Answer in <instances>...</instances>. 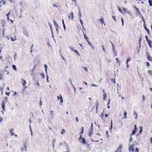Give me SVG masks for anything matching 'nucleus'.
<instances>
[{
	"mask_svg": "<svg viewBox=\"0 0 152 152\" xmlns=\"http://www.w3.org/2000/svg\"><path fill=\"white\" fill-rule=\"evenodd\" d=\"M122 148V145L121 144H120L117 148V150L115 151V152H121V149Z\"/></svg>",
	"mask_w": 152,
	"mask_h": 152,
	"instance_id": "7ed1b4c3",
	"label": "nucleus"
},
{
	"mask_svg": "<svg viewBox=\"0 0 152 152\" xmlns=\"http://www.w3.org/2000/svg\"><path fill=\"white\" fill-rule=\"evenodd\" d=\"M133 140V139L132 137L130 136V138L129 139V142H131Z\"/></svg>",
	"mask_w": 152,
	"mask_h": 152,
	"instance_id": "2f4dec72",
	"label": "nucleus"
},
{
	"mask_svg": "<svg viewBox=\"0 0 152 152\" xmlns=\"http://www.w3.org/2000/svg\"><path fill=\"white\" fill-rule=\"evenodd\" d=\"M12 67L13 69L14 70H15L16 71L17 70V69H16V66L14 64H13L12 65Z\"/></svg>",
	"mask_w": 152,
	"mask_h": 152,
	"instance_id": "a878e982",
	"label": "nucleus"
},
{
	"mask_svg": "<svg viewBox=\"0 0 152 152\" xmlns=\"http://www.w3.org/2000/svg\"><path fill=\"white\" fill-rule=\"evenodd\" d=\"M53 7H57V6L56 5V4H54V3L53 4Z\"/></svg>",
	"mask_w": 152,
	"mask_h": 152,
	"instance_id": "864d4df0",
	"label": "nucleus"
},
{
	"mask_svg": "<svg viewBox=\"0 0 152 152\" xmlns=\"http://www.w3.org/2000/svg\"><path fill=\"white\" fill-rule=\"evenodd\" d=\"M2 109L4 111H5V104L4 101H2Z\"/></svg>",
	"mask_w": 152,
	"mask_h": 152,
	"instance_id": "4468645a",
	"label": "nucleus"
},
{
	"mask_svg": "<svg viewBox=\"0 0 152 152\" xmlns=\"http://www.w3.org/2000/svg\"><path fill=\"white\" fill-rule=\"evenodd\" d=\"M84 128L83 127H81V132L80 133V134H82L83 133V131H84Z\"/></svg>",
	"mask_w": 152,
	"mask_h": 152,
	"instance_id": "393cba45",
	"label": "nucleus"
},
{
	"mask_svg": "<svg viewBox=\"0 0 152 152\" xmlns=\"http://www.w3.org/2000/svg\"><path fill=\"white\" fill-rule=\"evenodd\" d=\"M118 10L121 13H123V11L122 10H121V9L119 7H118Z\"/></svg>",
	"mask_w": 152,
	"mask_h": 152,
	"instance_id": "7c9ffc66",
	"label": "nucleus"
},
{
	"mask_svg": "<svg viewBox=\"0 0 152 152\" xmlns=\"http://www.w3.org/2000/svg\"><path fill=\"white\" fill-rule=\"evenodd\" d=\"M112 125H113V122H112V120H111V127H112Z\"/></svg>",
	"mask_w": 152,
	"mask_h": 152,
	"instance_id": "680f3d73",
	"label": "nucleus"
},
{
	"mask_svg": "<svg viewBox=\"0 0 152 152\" xmlns=\"http://www.w3.org/2000/svg\"><path fill=\"white\" fill-rule=\"evenodd\" d=\"M121 22H122V25L123 26V25H124V20H123V18H121Z\"/></svg>",
	"mask_w": 152,
	"mask_h": 152,
	"instance_id": "58836bf2",
	"label": "nucleus"
},
{
	"mask_svg": "<svg viewBox=\"0 0 152 152\" xmlns=\"http://www.w3.org/2000/svg\"><path fill=\"white\" fill-rule=\"evenodd\" d=\"M124 118L125 119L127 117H126V111L125 110H124Z\"/></svg>",
	"mask_w": 152,
	"mask_h": 152,
	"instance_id": "a211bd4d",
	"label": "nucleus"
},
{
	"mask_svg": "<svg viewBox=\"0 0 152 152\" xmlns=\"http://www.w3.org/2000/svg\"><path fill=\"white\" fill-rule=\"evenodd\" d=\"M57 97L58 100L60 98V103H62L63 102V100L62 99V97L61 96V95L60 94L59 95V96H58Z\"/></svg>",
	"mask_w": 152,
	"mask_h": 152,
	"instance_id": "0eeeda50",
	"label": "nucleus"
},
{
	"mask_svg": "<svg viewBox=\"0 0 152 152\" xmlns=\"http://www.w3.org/2000/svg\"><path fill=\"white\" fill-rule=\"evenodd\" d=\"M84 37H85V39L87 41V42H88L89 41L88 40H89L88 38V37H87L86 36V35H84Z\"/></svg>",
	"mask_w": 152,
	"mask_h": 152,
	"instance_id": "473e14b6",
	"label": "nucleus"
},
{
	"mask_svg": "<svg viewBox=\"0 0 152 152\" xmlns=\"http://www.w3.org/2000/svg\"><path fill=\"white\" fill-rule=\"evenodd\" d=\"M148 3L150 7L152 6V0H148Z\"/></svg>",
	"mask_w": 152,
	"mask_h": 152,
	"instance_id": "4be33fe9",
	"label": "nucleus"
},
{
	"mask_svg": "<svg viewBox=\"0 0 152 152\" xmlns=\"http://www.w3.org/2000/svg\"><path fill=\"white\" fill-rule=\"evenodd\" d=\"M134 130H135L136 132L137 131V128L136 125H135L134 126Z\"/></svg>",
	"mask_w": 152,
	"mask_h": 152,
	"instance_id": "e433bc0d",
	"label": "nucleus"
},
{
	"mask_svg": "<svg viewBox=\"0 0 152 152\" xmlns=\"http://www.w3.org/2000/svg\"><path fill=\"white\" fill-rule=\"evenodd\" d=\"M44 67L45 68V71L46 72H47V66L46 64H45L44 65Z\"/></svg>",
	"mask_w": 152,
	"mask_h": 152,
	"instance_id": "c85d7f7f",
	"label": "nucleus"
},
{
	"mask_svg": "<svg viewBox=\"0 0 152 152\" xmlns=\"http://www.w3.org/2000/svg\"><path fill=\"white\" fill-rule=\"evenodd\" d=\"M131 60V57H129L128 58H127L126 61V64H127L128 62Z\"/></svg>",
	"mask_w": 152,
	"mask_h": 152,
	"instance_id": "b1692460",
	"label": "nucleus"
},
{
	"mask_svg": "<svg viewBox=\"0 0 152 152\" xmlns=\"http://www.w3.org/2000/svg\"><path fill=\"white\" fill-rule=\"evenodd\" d=\"M103 99L104 100H105L106 98L107 97V95L106 93H105L103 94Z\"/></svg>",
	"mask_w": 152,
	"mask_h": 152,
	"instance_id": "aec40b11",
	"label": "nucleus"
},
{
	"mask_svg": "<svg viewBox=\"0 0 152 152\" xmlns=\"http://www.w3.org/2000/svg\"><path fill=\"white\" fill-rule=\"evenodd\" d=\"M98 106H99V104L98 103H97L96 104V110H97Z\"/></svg>",
	"mask_w": 152,
	"mask_h": 152,
	"instance_id": "ea45409f",
	"label": "nucleus"
},
{
	"mask_svg": "<svg viewBox=\"0 0 152 152\" xmlns=\"http://www.w3.org/2000/svg\"><path fill=\"white\" fill-rule=\"evenodd\" d=\"M65 132V130L64 129H63L62 130L61 132V134H64V133Z\"/></svg>",
	"mask_w": 152,
	"mask_h": 152,
	"instance_id": "4c0bfd02",
	"label": "nucleus"
},
{
	"mask_svg": "<svg viewBox=\"0 0 152 152\" xmlns=\"http://www.w3.org/2000/svg\"><path fill=\"white\" fill-rule=\"evenodd\" d=\"M148 74L149 75H150L151 76H152V70H149L148 71Z\"/></svg>",
	"mask_w": 152,
	"mask_h": 152,
	"instance_id": "412c9836",
	"label": "nucleus"
},
{
	"mask_svg": "<svg viewBox=\"0 0 152 152\" xmlns=\"http://www.w3.org/2000/svg\"><path fill=\"white\" fill-rule=\"evenodd\" d=\"M147 58L149 61H152V57L150 55L148 54L147 55Z\"/></svg>",
	"mask_w": 152,
	"mask_h": 152,
	"instance_id": "9d476101",
	"label": "nucleus"
},
{
	"mask_svg": "<svg viewBox=\"0 0 152 152\" xmlns=\"http://www.w3.org/2000/svg\"><path fill=\"white\" fill-rule=\"evenodd\" d=\"M83 68L87 72V71H88V69H87V68H86V67H83Z\"/></svg>",
	"mask_w": 152,
	"mask_h": 152,
	"instance_id": "3c124183",
	"label": "nucleus"
},
{
	"mask_svg": "<svg viewBox=\"0 0 152 152\" xmlns=\"http://www.w3.org/2000/svg\"><path fill=\"white\" fill-rule=\"evenodd\" d=\"M69 19H70L71 18L72 20L73 19V13L72 12L70 14V15H69Z\"/></svg>",
	"mask_w": 152,
	"mask_h": 152,
	"instance_id": "6e6552de",
	"label": "nucleus"
},
{
	"mask_svg": "<svg viewBox=\"0 0 152 152\" xmlns=\"http://www.w3.org/2000/svg\"><path fill=\"white\" fill-rule=\"evenodd\" d=\"M54 24V25L56 28V30L57 31H58V28H59V26L58 24H57L56 22V21H53Z\"/></svg>",
	"mask_w": 152,
	"mask_h": 152,
	"instance_id": "39448f33",
	"label": "nucleus"
},
{
	"mask_svg": "<svg viewBox=\"0 0 152 152\" xmlns=\"http://www.w3.org/2000/svg\"><path fill=\"white\" fill-rule=\"evenodd\" d=\"M115 59H116V61H117V63H118V62H119L118 58H116Z\"/></svg>",
	"mask_w": 152,
	"mask_h": 152,
	"instance_id": "09e8293b",
	"label": "nucleus"
},
{
	"mask_svg": "<svg viewBox=\"0 0 152 152\" xmlns=\"http://www.w3.org/2000/svg\"><path fill=\"white\" fill-rule=\"evenodd\" d=\"M99 20L101 23L102 24L103 23L104 24V25H105V23L104 22V20L103 19V18L102 17H101L99 19Z\"/></svg>",
	"mask_w": 152,
	"mask_h": 152,
	"instance_id": "f8f14e48",
	"label": "nucleus"
},
{
	"mask_svg": "<svg viewBox=\"0 0 152 152\" xmlns=\"http://www.w3.org/2000/svg\"><path fill=\"white\" fill-rule=\"evenodd\" d=\"M79 16L80 17H81V13H80V12L79 11Z\"/></svg>",
	"mask_w": 152,
	"mask_h": 152,
	"instance_id": "603ef678",
	"label": "nucleus"
},
{
	"mask_svg": "<svg viewBox=\"0 0 152 152\" xmlns=\"http://www.w3.org/2000/svg\"><path fill=\"white\" fill-rule=\"evenodd\" d=\"M33 44L32 45H31V53L32 52V47H33Z\"/></svg>",
	"mask_w": 152,
	"mask_h": 152,
	"instance_id": "13d9d810",
	"label": "nucleus"
},
{
	"mask_svg": "<svg viewBox=\"0 0 152 152\" xmlns=\"http://www.w3.org/2000/svg\"><path fill=\"white\" fill-rule=\"evenodd\" d=\"M81 142L84 144L86 143V142L84 138H82Z\"/></svg>",
	"mask_w": 152,
	"mask_h": 152,
	"instance_id": "dca6fc26",
	"label": "nucleus"
},
{
	"mask_svg": "<svg viewBox=\"0 0 152 152\" xmlns=\"http://www.w3.org/2000/svg\"><path fill=\"white\" fill-rule=\"evenodd\" d=\"M2 118L1 117H0V123L2 121Z\"/></svg>",
	"mask_w": 152,
	"mask_h": 152,
	"instance_id": "bf43d9fd",
	"label": "nucleus"
},
{
	"mask_svg": "<svg viewBox=\"0 0 152 152\" xmlns=\"http://www.w3.org/2000/svg\"><path fill=\"white\" fill-rule=\"evenodd\" d=\"M88 44L91 46V43L88 41L87 42Z\"/></svg>",
	"mask_w": 152,
	"mask_h": 152,
	"instance_id": "4d7b16f0",
	"label": "nucleus"
},
{
	"mask_svg": "<svg viewBox=\"0 0 152 152\" xmlns=\"http://www.w3.org/2000/svg\"><path fill=\"white\" fill-rule=\"evenodd\" d=\"M136 131H135V130H134L132 132V134H130V136H131L132 135H134L136 132Z\"/></svg>",
	"mask_w": 152,
	"mask_h": 152,
	"instance_id": "5701e85b",
	"label": "nucleus"
},
{
	"mask_svg": "<svg viewBox=\"0 0 152 152\" xmlns=\"http://www.w3.org/2000/svg\"><path fill=\"white\" fill-rule=\"evenodd\" d=\"M49 26L51 29V30H52V27L51 24L50 23V24H49Z\"/></svg>",
	"mask_w": 152,
	"mask_h": 152,
	"instance_id": "49530a36",
	"label": "nucleus"
},
{
	"mask_svg": "<svg viewBox=\"0 0 152 152\" xmlns=\"http://www.w3.org/2000/svg\"><path fill=\"white\" fill-rule=\"evenodd\" d=\"M39 104L40 106H41L42 104V102L41 100L39 101Z\"/></svg>",
	"mask_w": 152,
	"mask_h": 152,
	"instance_id": "de8ad7c7",
	"label": "nucleus"
},
{
	"mask_svg": "<svg viewBox=\"0 0 152 152\" xmlns=\"http://www.w3.org/2000/svg\"><path fill=\"white\" fill-rule=\"evenodd\" d=\"M3 76H2L1 74H0V80L3 78Z\"/></svg>",
	"mask_w": 152,
	"mask_h": 152,
	"instance_id": "37998d69",
	"label": "nucleus"
},
{
	"mask_svg": "<svg viewBox=\"0 0 152 152\" xmlns=\"http://www.w3.org/2000/svg\"><path fill=\"white\" fill-rule=\"evenodd\" d=\"M139 128H140V131L139 132V133H141L142 131V126H140Z\"/></svg>",
	"mask_w": 152,
	"mask_h": 152,
	"instance_id": "bb28decb",
	"label": "nucleus"
},
{
	"mask_svg": "<svg viewBox=\"0 0 152 152\" xmlns=\"http://www.w3.org/2000/svg\"><path fill=\"white\" fill-rule=\"evenodd\" d=\"M135 9L136 10V13L137 15H140L141 13L139 9L136 7H135Z\"/></svg>",
	"mask_w": 152,
	"mask_h": 152,
	"instance_id": "423d86ee",
	"label": "nucleus"
},
{
	"mask_svg": "<svg viewBox=\"0 0 152 152\" xmlns=\"http://www.w3.org/2000/svg\"><path fill=\"white\" fill-rule=\"evenodd\" d=\"M122 10L126 12V13H128L129 14H130V13L129 11H127V9L126 8H125L124 7H122Z\"/></svg>",
	"mask_w": 152,
	"mask_h": 152,
	"instance_id": "9b49d317",
	"label": "nucleus"
},
{
	"mask_svg": "<svg viewBox=\"0 0 152 152\" xmlns=\"http://www.w3.org/2000/svg\"><path fill=\"white\" fill-rule=\"evenodd\" d=\"M112 17L114 19V20H115V22H116V18H116L115 16H113V15L112 16Z\"/></svg>",
	"mask_w": 152,
	"mask_h": 152,
	"instance_id": "f704fd0d",
	"label": "nucleus"
},
{
	"mask_svg": "<svg viewBox=\"0 0 152 152\" xmlns=\"http://www.w3.org/2000/svg\"><path fill=\"white\" fill-rule=\"evenodd\" d=\"M69 48L71 50H72L74 53H76L78 56H80V54L78 52V51H77V50H76L74 49L73 48V47H69Z\"/></svg>",
	"mask_w": 152,
	"mask_h": 152,
	"instance_id": "20e7f679",
	"label": "nucleus"
},
{
	"mask_svg": "<svg viewBox=\"0 0 152 152\" xmlns=\"http://www.w3.org/2000/svg\"><path fill=\"white\" fill-rule=\"evenodd\" d=\"M10 38L11 40L13 41H14L15 40H16V38L15 37L14 39H13L12 37H11Z\"/></svg>",
	"mask_w": 152,
	"mask_h": 152,
	"instance_id": "c9c22d12",
	"label": "nucleus"
},
{
	"mask_svg": "<svg viewBox=\"0 0 152 152\" xmlns=\"http://www.w3.org/2000/svg\"><path fill=\"white\" fill-rule=\"evenodd\" d=\"M144 28L145 29V30L147 31L148 33L149 34V29L146 27V25L145 24V23L144 24Z\"/></svg>",
	"mask_w": 152,
	"mask_h": 152,
	"instance_id": "2eb2a0df",
	"label": "nucleus"
},
{
	"mask_svg": "<svg viewBox=\"0 0 152 152\" xmlns=\"http://www.w3.org/2000/svg\"><path fill=\"white\" fill-rule=\"evenodd\" d=\"M80 23L82 25L83 24V21L81 18L80 19Z\"/></svg>",
	"mask_w": 152,
	"mask_h": 152,
	"instance_id": "8fccbe9b",
	"label": "nucleus"
},
{
	"mask_svg": "<svg viewBox=\"0 0 152 152\" xmlns=\"http://www.w3.org/2000/svg\"><path fill=\"white\" fill-rule=\"evenodd\" d=\"M5 94L6 95H7V96H9L10 95V92H6Z\"/></svg>",
	"mask_w": 152,
	"mask_h": 152,
	"instance_id": "79ce46f5",
	"label": "nucleus"
},
{
	"mask_svg": "<svg viewBox=\"0 0 152 152\" xmlns=\"http://www.w3.org/2000/svg\"><path fill=\"white\" fill-rule=\"evenodd\" d=\"M145 37L146 39V41L148 43L149 47L150 48H152V46L151 44V41L149 39H148V37L147 35H146L145 36Z\"/></svg>",
	"mask_w": 152,
	"mask_h": 152,
	"instance_id": "f03ea898",
	"label": "nucleus"
},
{
	"mask_svg": "<svg viewBox=\"0 0 152 152\" xmlns=\"http://www.w3.org/2000/svg\"><path fill=\"white\" fill-rule=\"evenodd\" d=\"M105 117H107L108 116V115L107 114H106L105 115Z\"/></svg>",
	"mask_w": 152,
	"mask_h": 152,
	"instance_id": "0e129e2a",
	"label": "nucleus"
},
{
	"mask_svg": "<svg viewBox=\"0 0 152 152\" xmlns=\"http://www.w3.org/2000/svg\"><path fill=\"white\" fill-rule=\"evenodd\" d=\"M21 81L23 85V86H25L26 83V81L23 79H22Z\"/></svg>",
	"mask_w": 152,
	"mask_h": 152,
	"instance_id": "6ab92c4d",
	"label": "nucleus"
},
{
	"mask_svg": "<svg viewBox=\"0 0 152 152\" xmlns=\"http://www.w3.org/2000/svg\"><path fill=\"white\" fill-rule=\"evenodd\" d=\"M83 83H85V84L86 85V86L87 85V83L85 81H83Z\"/></svg>",
	"mask_w": 152,
	"mask_h": 152,
	"instance_id": "e2e57ef3",
	"label": "nucleus"
},
{
	"mask_svg": "<svg viewBox=\"0 0 152 152\" xmlns=\"http://www.w3.org/2000/svg\"><path fill=\"white\" fill-rule=\"evenodd\" d=\"M10 14V12H9V13L7 14V16L8 17V16H9V15Z\"/></svg>",
	"mask_w": 152,
	"mask_h": 152,
	"instance_id": "69168bd1",
	"label": "nucleus"
},
{
	"mask_svg": "<svg viewBox=\"0 0 152 152\" xmlns=\"http://www.w3.org/2000/svg\"><path fill=\"white\" fill-rule=\"evenodd\" d=\"M93 129H90L88 135L89 136L91 137L92 136V135L93 133Z\"/></svg>",
	"mask_w": 152,
	"mask_h": 152,
	"instance_id": "1a4fd4ad",
	"label": "nucleus"
},
{
	"mask_svg": "<svg viewBox=\"0 0 152 152\" xmlns=\"http://www.w3.org/2000/svg\"><path fill=\"white\" fill-rule=\"evenodd\" d=\"M3 58L2 56H0V60H2Z\"/></svg>",
	"mask_w": 152,
	"mask_h": 152,
	"instance_id": "774afa93",
	"label": "nucleus"
},
{
	"mask_svg": "<svg viewBox=\"0 0 152 152\" xmlns=\"http://www.w3.org/2000/svg\"><path fill=\"white\" fill-rule=\"evenodd\" d=\"M63 25V27H64V30L65 31V28H65V24H64Z\"/></svg>",
	"mask_w": 152,
	"mask_h": 152,
	"instance_id": "052dcab7",
	"label": "nucleus"
},
{
	"mask_svg": "<svg viewBox=\"0 0 152 152\" xmlns=\"http://www.w3.org/2000/svg\"><path fill=\"white\" fill-rule=\"evenodd\" d=\"M40 75L42 76V78L44 79L45 78V75L43 73H41Z\"/></svg>",
	"mask_w": 152,
	"mask_h": 152,
	"instance_id": "72a5a7b5",
	"label": "nucleus"
},
{
	"mask_svg": "<svg viewBox=\"0 0 152 152\" xmlns=\"http://www.w3.org/2000/svg\"><path fill=\"white\" fill-rule=\"evenodd\" d=\"M103 113L104 112H102L101 113V115L100 116V117L102 119H103V117H104V113Z\"/></svg>",
	"mask_w": 152,
	"mask_h": 152,
	"instance_id": "cd10ccee",
	"label": "nucleus"
},
{
	"mask_svg": "<svg viewBox=\"0 0 152 152\" xmlns=\"http://www.w3.org/2000/svg\"><path fill=\"white\" fill-rule=\"evenodd\" d=\"M14 130V129L13 128L11 129H10V133L11 135L12 136H13L14 134V133L13 132Z\"/></svg>",
	"mask_w": 152,
	"mask_h": 152,
	"instance_id": "ddd939ff",
	"label": "nucleus"
},
{
	"mask_svg": "<svg viewBox=\"0 0 152 152\" xmlns=\"http://www.w3.org/2000/svg\"><path fill=\"white\" fill-rule=\"evenodd\" d=\"M93 123H92L90 126V129H93Z\"/></svg>",
	"mask_w": 152,
	"mask_h": 152,
	"instance_id": "a19ab883",
	"label": "nucleus"
},
{
	"mask_svg": "<svg viewBox=\"0 0 152 152\" xmlns=\"http://www.w3.org/2000/svg\"><path fill=\"white\" fill-rule=\"evenodd\" d=\"M2 3L3 4H4L6 3V1L5 0H1L0 1V3Z\"/></svg>",
	"mask_w": 152,
	"mask_h": 152,
	"instance_id": "c756f323",
	"label": "nucleus"
},
{
	"mask_svg": "<svg viewBox=\"0 0 152 152\" xmlns=\"http://www.w3.org/2000/svg\"><path fill=\"white\" fill-rule=\"evenodd\" d=\"M150 140L151 141V143L152 144V137L151 138Z\"/></svg>",
	"mask_w": 152,
	"mask_h": 152,
	"instance_id": "338daca9",
	"label": "nucleus"
},
{
	"mask_svg": "<svg viewBox=\"0 0 152 152\" xmlns=\"http://www.w3.org/2000/svg\"><path fill=\"white\" fill-rule=\"evenodd\" d=\"M102 48L103 51H104V52H105V50L104 48V46L103 45H102Z\"/></svg>",
	"mask_w": 152,
	"mask_h": 152,
	"instance_id": "c03bdc74",
	"label": "nucleus"
},
{
	"mask_svg": "<svg viewBox=\"0 0 152 152\" xmlns=\"http://www.w3.org/2000/svg\"><path fill=\"white\" fill-rule=\"evenodd\" d=\"M142 39V37L141 36H140V37L139 40V44L140 46Z\"/></svg>",
	"mask_w": 152,
	"mask_h": 152,
	"instance_id": "f3484780",
	"label": "nucleus"
},
{
	"mask_svg": "<svg viewBox=\"0 0 152 152\" xmlns=\"http://www.w3.org/2000/svg\"><path fill=\"white\" fill-rule=\"evenodd\" d=\"M143 100L144 101L145 100V97L144 95L142 96Z\"/></svg>",
	"mask_w": 152,
	"mask_h": 152,
	"instance_id": "6e6d98bb",
	"label": "nucleus"
},
{
	"mask_svg": "<svg viewBox=\"0 0 152 152\" xmlns=\"http://www.w3.org/2000/svg\"><path fill=\"white\" fill-rule=\"evenodd\" d=\"M146 64L147 66H149L150 65L149 63L148 62H146Z\"/></svg>",
	"mask_w": 152,
	"mask_h": 152,
	"instance_id": "a18cd8bd",
	"label": "nucleus"
},
{
	"mask_svg": "<svg viewBox=\"0 0 152 152\" xmlns=\"http://www.w3.org/2000/svg\"><path fill=\"white\" fill-rule=\"evenodd\" d=\"M91 86H96V85H95V84H92L91 85Z\"/></svg>",
	"mask_w": 152,
	"mask_h": 152,
	"instance_id": "5fc2aeb1",
	"label": "nucleus"
},
{
	"mask_svg": "<svg viewBox=\"0 0 152 152\" xmlns=\"http://www.w3.org/2000/svg\"><path fill=\"white\" fill-rule=\"evenodd\" d=\"M129 144H129V152H138L139 151L137 148H136L135 150L134 149V148L135 145H136L135 142H133L131 145H129Z\"/></svg>",
	"mask_w": 152,
	"mask_h": 152,
	"instance_id": "f257e3e1",
	"label": "nucleus"
}]
</instances>
